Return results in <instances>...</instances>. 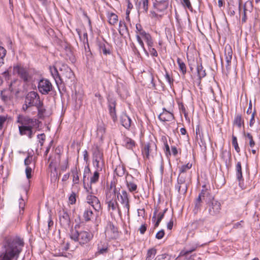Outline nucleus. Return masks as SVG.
I'll list each match as a JSON object with an SVG mask.
<instances>
[{
  "label": "nucleus",
  "mask_w": 260,
  "mask_h": 260,
  "mask_svg": "<svg viewBox=\"0 0 260 260\" xmlns=\"http://www.w3.org/2000/svg\"><path fill=\"white\" fill-rule=\"evenodd\" d=\"M23 245V242L19 239L17 240L12 238L6 239L4 245L5 251L4 254L0 256V260L17 259L22 250Z\"/></svg>",
  "instance_id": "obj_1"
},
{
  "label": "nucleus",
  "mask_w": 260,
  "mask_h": 260,
  "mask_svg": "<svg viewBox=\"0 0 260 260\" xmlns=\"http://www.w3.org/2000/svg\"><path fill=\"white\" fill-rule=\"evenodd\" d=\"M58 71L55 68H50L51 74L57 86L63 83H72L75 78L72 70L65 64H58Z\"/></svg>",
  "instance_id": "obj_2"
},
{
  "label": "nucleus",
  "mask_w": 260,
  "mask_h": 260,
  "mask_svg": "<svg viewBox=\"0 0 260 260\" xmlns=\"http://www.w3.org/2000/svg\"><path fill=\"white\" fill-rule=\"evenodd\" d=\"M70 237L75 242H79L81 245H83L88 243L92 239L93 236L88 232H79L75 230V231H72Z\"/></svg>",
  "instance_id": "obj_3"
},
{
  "label": "nucleus",
  "mask_w": 260,
  "mask_h": 260,
  "mask_svg": "<svg viewBox=\"0 0 260 260\" xmlns=\"http://www.w3.org/2000/svg\"><path fill=\"white\" fill-rule=\"evenodd\" d=\"M233 51L230 45H226L224 49V57L221 59L222 69L225 70L228 73L231 70V60L232 58Z\"/></svg>",
  "instance_id": "obj_4"
},
{
  "label": "nucleus",
  "mask_w": 260,
  "mask_h": 260,
  "mask_svg": "<svg viewBox=\"0 0 260 260\" xmlns=\"http://www.w3.org/2000/svg\"><path fill=\"white\" fill-rule=\"evenodd\" d=\"M188 183L186 180V175L185 174L179 175L177 178V183L175 185V188L179 193L185 194L187 191Z\"/></svg>",
  "instance_id": "obj_5"
},
{
  "label": "nucleus",
  "mask_w": 260,
  "mask_h": 260,
  "mask_svg": "<svg viewBox=\"0 0 260 260\" xmlns=\"http://www.w3.org/2000/svg\"><path fill=\"white\" fill-rule=\"evenodd\" d=\"M14 74L17 75L24 82H27L31 78L28 70L21 65H16L13 67Z\"/></svg>",
  "instance_id": "obj_6"
},
{
  "label": "nucleus",
  "mask_w": 260,
  "mask_h": 260,
  "mask_svg": "<svg viewBox=\"0 0 260 260\" xmlns=\"http://www.w3.org/2000/svg\"><path fill=\"white\" fill-rule=\"evenodd\" d=\"M25 100H26V103H27L28 104L30 105L32 107L39 106L40 105L41 102L39 94L34 91H30L27 94Z\"/></svg>",
  "instance_id": "obj_7"
},
{
  "label": "nucleus",
  "mask_w": 260,
  "mask_h": 260,
  "mask_svg": "<svg viewBox=\"0 0 260 260\" xmlns=\"http://www.w3.org/2000/svg\"><path fill=\"white\" fill-rule=\"evenodd\" d=\"M59 223L61 227L65 229L70 228L71 219L70 216L67 210L62 209V211L60 210L58 212Z\"/></svg>",
  "instance_id": "obj_8"
},
{
  "label": "nucleus",
  "mask_w": 260,
  "mask_h": 260,
  "mask_svg": "<svg viewBox=\"0 0 260 260\" xmlns=\"http://www.w3.org/2000/svg\"><path fill=\"white\" fill-rule=\"evenodd\" d=\"M221 210V204L218 201L214 198L209 203L208 213L213 216H217L219 214Z\"/></svg>",
  "instance_id": "obj_9"
},
{
  "label": "nucleus",
  "mask_w": 260,
  "mask_h": 260,
  "mask_svg": "<svg viewBox=\"0 0 260 260\" xmlns=\"http://www.w3.org/2000/svg\"><path fill=\"white\" fill-rule=\"evenodd\" d=\"M38 89L43 94H47L52 90V85L47 79H42L38 83Z\"/></svg>",
  "instance_id": "obj_10"
},
{
  "label": "nucleus",
  "mask_w": 260,
  "mask_h": 260,
  "mask_svg": "<svg viewBox=\"0 0 260 260\" xmlns=\"http://www.w3.org/2000/svg\"><path fill=\"white\" fill-rule=\"evenodd\" d=\"M38 121L35 118H30L28 116H23L22 115H18L17 117L16 123H19L20 125H29L35 126Z\"/></svg>",
  "instance_id": "obj_11"
},
{
  "label": "nucleus",
  "mask_w": 260,
  "mask_h": 260,
  "mask_svg": "<svg viewBox=\"0 0 260 260\" xmlns=\"http://www.w3.org/2000/svg\"><path fill=\"white\" fill-rule=\"evenodd\" d=\"M120 203L123 205V209L127 215L129 214V200L126 191L122 190L121 194L120 193Z\"/></svg>",
  "instance_id": "obj_12"
},
{
  "label": "nucleus",
  "mask_w": 260,
  "mask_h": 260,
  "mask_svg": "<svg viewBox=\"0 0 260 260\" xmlns=\"http://www.w3.org/2000/svg\"><path fill=\"white\" fill-rule=\"evenodd\" d=\"M87 196L86 200L87 203L90 204L93 208L96 211H99L101 209V205L99 199L92 194L89 193Z\"/></svg>",
  "instance_id": "obj_13"
},
{
  "label": "nucleus",
  "mask_w": 260,
  "mask_h": 260,
  "mask_svg": "<svg viewBox=\"0 0 260 260\" xmlns=\"http://www.w3.org/2000/svg\"><path fill=\"white\" fill-rule=\"evenodd\" d=\"M34 126L29 125H19L18 129L20 135H26L30 139L32 138L35 132L33 130Z\"/></svg>",
  "instance_id": "obj_14"
},
{
  "label": "nucleus",
  "mask_w": 260,
  "mask_h": 260,
  "mask_svg": "<svg viewBox=\"0 0 260 260\" xmlns=\"http://www.w3.org/2000/svg\"><path fill=\"white\" fill-rule=\"evenodd\" d=\"M119 199H116L112 200H110L106 202V204L108 205V209L109 211L112 210V211H114L116 210H117L118 215L120 217L122 216V213L121 209H120L119 204L117 202V200Z\"/></svg>",
  "instance_id": "obj_15"
},
{
  "label": "nucleus",
  "mask_w": 260,
  "mask_h": 260,
  "mask_svg": "<svg viewBox=\"0 0 260 260\" xmlns=\"http://www.w3.org/2000/svg\"><path fill=\"white\" fill-rule=\"evenodd\" d=\"M203 189L201 190V192L199 193L198 198L196 199L195 201V206H194V210H196L197 211H198L199 209H200L201 207L202 206V199L201 197L203 196L202 194H210L209 191L206 188V185H204L202 186Z\"/></svg>",
  "instance_id": "obj_16"
},
{
  "label": "nucleus",
  "mask_w": 260,
  "mask_h": 260,
  "mask_svg": "<svg viewBox=\"0 0 260 260\" xmlns=\"http://www.w3.org/2000/svg\"><path fill=\"white\" fill-rule=\"evenodd\" d=\"M174 118L173 114L165 109H163V112L158 116L159 120L164 122L171 121L174 119Z\"/></svg>",
  "instance_id": "obj_17"
},
{
  "label": "nucleus",
  "mask_w": 260,
  "mask_h": 260,
  "mask_svg": "<svg viewBox=\"0 0 260 260\" xmlns=\"http://www.w3.org/2000/svg\"><path fill=\"white\" fill-rule=\"evenodd\" d=\"M119 192L117 190L116 187L114 186L113 190H107L106 191L105 202L119 199Z\"/></svg>",
  "instance_id": "obj_18"
},
{
  "label": "nucleus",
  "mask_w": 260,
  "mask_h": 260,
  "mask_svg": "<svg viewBox=\"0 0 260 260\" xmlns=\"http://www.w3.org/2000/svg\"><path fill=\"white\" fill-rule=\"evenodd\" d=\"M106 233L111 239H116L118 236L117 228L112 223L109 224V228Z\"/></svg>",
  "instance_id": "obj_19"
},
{
  "label": "nucleus",
  "mask_w": 260,
  "mask_h": 260,
  "mask_svg": "<svg viewBox=\"0 0 260 260\" xmlns=\"http://www.w3.org/2000/svg\"><path fill=\"white\" fill-rule=\"evenodd\" d=\"M196 249V247H192L189 249H183L181 251L179 256H184L187 259H193V256L195 255H189L192 253L193 251H194Z\"/></svg>",
  "instance_id": "obj_20"
},
{
  "label": "nucleus",
  "mask_w": 260,
  "mask_h": 260,
  "mask_svg": "<svg viewBox=\"0 0 260 260\" xmlns=\"http://www.w3.org/2000/svg\"><path fill=\"white\" fill-rule=\"evenodd\" d=\"M244 125V120L242 118L240 114H237L235 116L233 121V127H237L239 129H241L242 126Z\"/></svg>",
  "instance_id": "obj_21"
},
{
  "label": "nucleus",
  "mask_w": 260,
  "mask_h": 260,
  "mask_svg": "<svg viewBox=\"0 0 260 260\" xmlns=\"http://www.w3.org/2000/svg\"><path fill=\"white\" fill-rule=\"evenodd\" d=\"M121 124L126 128H128L131 126V119L125 114H123L120 117Z\"/></svg>",
  "instance_id": "obj_22"
},
{
  "label": "nucleus",
  "mask_w": 260,
  "mask_h": 260,
  "mask_svg": "<svg viewBox=\"0 0 260 260\" xmlns=\"http://www.w3.org/2000/svg\"><path fill=\"white\" fill-rule=\"evenodd\" d=\"M236 173L237 179L240 183L241 181L243 180V179L242 172L241 164L240 161H238L236 165Z\"/></svg>",
  "instance_id": "obj_23"
},
{
  "label": "nucleus",
  "mask_w": 260,
  "mask_h": 260,
  "mask_svg": "<svg viewBox=\"0 0 260 260\" xmlns=\"http://www.w3.org/2000/svg\"><path fill=\"white\" fill-rule=\"evenodd\" d=\"M93 215L92 210L90 208L86 209L83 214V219L85 222H88L91 220Z\"/></svg>",
  "instance_id": "obj_24"
},
{
  "label": "nucleus",
  "mask_w": 260,
  "mask_h": 260,
  "mask_svg": "<svg viewBox=\"0 0 260 260\" xmlns=\"http://www.w3.org/2000/svg\"><path fill=\"white\" fill-rule=\"evenodd\" d=\"M93 158H96V159H103V151L100 147H96L93 151Z\"/></svg>",
  "instance_id": "obj_25"
},
{
  "label": "nucleus",
  "mask_w": 260,
  "mask_h": 260,
  "mask_svg": "<svg viewBox=\"0 0 260 260\" xmlns=\"http://www.w3.org/2000/svg\"><path fill=\"white\" fill-rule=\"evenodd\" d=\"M89 172H90V169H89V167L87 166V167H86L85 168V170H84V173L83 178V184H84V188L86 189V191L88 193L93 194V192L92 191L91 186L90 185V187L89 188H88L87 187H86L85 186V178L86 177V174H89Z\"/></svg>",
  "instance_id": "obj_26"
},
{
  "label": "nucleus",
  "mask_w": 260,
  "mask_h": 260,
  "mask_svg": "<svg viewBox=\"0 0 260 260\" xmlns=\"http://www.w3.org/2000/svg\"><path fill=\"white\" fill-rule=\"evenodd\" d=\"M109 23L111 25L117 24L118 21V16L113 13H109L108 15Z\"/></svg>",
  "instance_id": "obj_27"
},
{
  "label": "nucleus",
  "mask_w": 260,
  "mask_h": 260,
  "mask_svg": "<svg viewBox=\"0 0 260 260\" xmlns=\"http://www.w3.org/2000/svg\"><path fill=\"white\" fill-rule=\"evenodd\" d=\"M154 7L159 12L163 11L167 8V5L165 2H159L154 4Z\"/></svg>",
  "instance_id": "obj_28"
},
{
  "label": "nucleus",
  "mask_w": 260,
  "mask_h": 260,
  "mask_svg": "<svg viewBox=\"0 0 260 260\" xmlns=\"http://www.w3.org/2000/svg\"><path fill=\"white\" fill-rule=\"evenodd\" d=\"M105 133V127L102 124H100L97 128V136L101 140H102Z\"/></svg>",
  "instance_id": "obj_29"
},
{
  "label": "nucleus",
  "mask_w": 260,
  "mask_h": 260,
  "mask_svg": "<svg viewBox=\"0 0 260 260\" xmlns=\"http://www.w3.org/2000/svg\"><path fill=\"white\" fill-rule=\"evenodd\" d=\"M156 254V249L152 248L148 250L145 260H152Z\"/></svg>",
  "instance_id": "obj_30"
},
{
  "label": "nucleus",
  "mask_w": 260,
  "mask_h": 260,
  "mask_svg": "<svg viewBox=\"0 0 260 260\" xmlns=\"http://www.w3.org/2000/svg\"><path fill=\"white\" fill-rule=\"evenodd\" d=\"M177 63L178 64L179 70L182 74L185 75L186 73V67L184 62L179 58H177Z\"/></svg>",
  "instance_id": "obj_31"
},
{
  "label": "nucleus",
  "mask_w": 260,
  "mask_h": 260,
  "mask_svg": "<svg viewBox=\"0 0 260 260\" xmlns=\"http://www.w3.org/2000/svg\"><path fill=\"white\" fill-rule=\"evenodd\" d=\"M150 147H141V153L143 156V158L149 159L150 153Z\"/></svg>",
  "instance_id": "obj_32"
},
{
  "label": "nucleus",
  "mask_w": 260,
  "mask_h": 260,
  "mask_svg": "<svg viewBox=\"0 0 260 260\" xmlns=\"http://www.w3.org/2000/svg\"><path fill=\"white\" fill-rule=\"evenodd\" d=\"M197 72L200 79L204 78L206 75L205 70L203 69V67L201 64L198 65Z\"/></svg>",
  "instance_id": "obj_33"
},
{
  "label": "nucleus",
  "mask_w": 260,
  "mask_h": 260,
  "mask_svg": "<svg viewBox=\"0 0 260 260\" xmlns=\"http://www.w3.org/2000/svg\"><path fill=\"white\" fill-rule=\"evenodd\" d=\"M126 186L130 192H133L137 189V184L133 181H126Z\"/></svg>",
  "instance_id": "obj_34"
},
{
  "label": "nucleus",
  "mask_w": 260,
  "mask_h": 260,
  "mask_svg": "<svg viewBox=\"0 0 260 260\" xmlns=\"http://www.w3.org/2000/svg\"><path fill=\"white\" fill-rule=\"evenodd\" d=\"M115 103H112L109 105V111L110 115L112 117L113 121H115L117 119L116 112H115Z\"/></svg>",
  "instance_id": "obj_35"
},
{
  "label": "nucleus",
  "mask_w": 260,
  "mask_h": 260,
  "mask_svg": "<svg viewBox=\"0 0 260 260\" xmlns=\"http://www.w3.org/2000/svg\"><path fill=\"white\" fill-rule=\"evenodd\" d=\"M72 172L73 175V181L75 184H78L79 181V178L78 175V171L77 168L72 170Z\"/></svg>",
  "instance_id": "obj_36"
},
{
  "label": "nucleus",
  "mask_w": 260,
  "mask_h": 260,
  "mask_svg": "<svg viewBox=\"0 0 260 260\" xmlns=\"http://www.w3.org/2000/svg\"><path fill=\"white\" fill-rule=\"evenodd\" d=\"M174 258L167 254H162L157 255L154 260H172Z\"/></svg>",
  "instance_id": "obj_37"
},
{
  "label": "nucleus",
  "mask_w": 260,
  "mask_h": 260,
  "mask_svg": "<svg viewBox=\"0 0 260 260\" xmlns=\"http://www.w3.org/2000/svg\"><path fill=\"white\" fill-rule=\"evenodd\" d=\"M9 118L7 115H0V129H2L6 123L8 121Z\"/></svg>",
  "instance_id": "obj_38"
},
{
  "label": "nucleus",
  "mask_w": 260,
  "mask_h": 260,
  "mask_svg": "<svg viewBox=\"0 0 260 260\" xmlns=\"http://www.w3.org/2000/svg\"><path fill=\"white\" fill-rule=\"evenodd\" d=\"M196 133L197 135V138L198 139L199 138L200 139L201 141L202 142V135H201V130L200 129V126L198 125L197 126L196 128ZM200 146H202V145H205L206 144L202 142V144H200Z\"/></svg>",
  "instance_id": "obj_39"
},
{
  "label": "nucleus",
  "mask_w": 260,
  "mask_h": 260,
  "mask_svg": "<svg viewBox=\"0 0 260 260\" xmlns=\"http://www.w3.org/2000/svg\"><path fill=\"white\" fill-rule=\"evenodd\" d=\"M192 167V164L188 163L187 164L185 165H183L181 167L179 168V174H184L186 171L190 169Z\"/></svg>",
  "instance_id": "obj_40"
},
{
  "label": "nucleus",
  "mask_w": 260,
  "mask_h": 260,
  "mask_svg": "<svg viewBox=\"0 0 260 260\" xmlns=\"http://www.w3.org/2000/svg\"><path fill=\"white\" fill-rule=\"evenodd\" d=\"M98 251L96 252V254H103L108 252V248L107 245H104L102 247H101L100 245H98Z\"/></svg>",
  "instance_id": "obj_41"
},
{
  "label": "nucleus",
  "mask_w": 260,
  "mask_h": 260,
  "mask_svg": "<svg viewBox=\"0 0 260 260\" xmlns=\"http://www.w3.org/2000/svg\"><path fill=\"white\" fill-rule=\"evenodd\" d=\"M245 140L246 141H249V145L251 146L255 144L253 140L252 135L249 133L245 134Z\"/></svg>",
  "instance_id": "obj_42"
},
{
  "label": "nucleus",
  "mask_w": 260,
  "mask_h": 260,
  "mask_svg": "<svg viewBox=\"0 0 260 260\" xmlns=\"http://www.w3.org/2000/svg\"><path fill=\"white\" fill-rule=\"evenodd\" d=\"M144 40L146 42L148 46L151 47L153 45V42L151 36L147 34L144 38Z\"/></svg>",
  "instance_id": "obj_43"
},
{
  "label": "nucleus",
  "mask_w": 260,
  "mask_h": 260,
  "mask_svg": "<svg viewBox=\"0 0 260 260\" xmlns=\"http://www.w3.org/2000/svg\"><path fill=\"white\" fill-rule=\"evenodd\" d=\"M99 178V173L98 171L94 172L93 175L90 178V184L96 182Z\"/></svg>",
  "instance_id": "obj_44"
},
{
  "label": "nucleus",
  "mask_w": 260,
  "mask_h": 260,
  "mask_svg": "<svg viewBox=\"0 0 260 260\" xmlns=\"http://www.w3.org/2000/svg\"><path fill=\"white\" fill-rule=\"evenodd\" d=\"M49 171L50 172V177L51 180H55L57 178V169H52L49 170Z\"/></svg>",
  "instance_id": "obj_45"
},
{
  "label": "nucleus",
  "mask_w": 260,
  "mask_h": 260,
  "mask_svg": "<svg viewBox=\"0 0 260 260\" xmlns=\"http://www.w3.org/2000/svg\"><path fill=\"white\" fill-rule=\"evenodd\" d=\"M182 4L184 7L187 8L189 10L192 11V7L189 0H182Z\"/></svg>",
  "instance_id": "obj_46"
},
{
  "label": "nucleus",
  "mask_w": 260,
  "mask_h": 260,
  "mask_svg": "<svg viewBox=\"0 0 260 260\" xmlns=\"http://www.w3.org/2000/svg\"><path fill=\"white\" fill-rule=\"evenodd\" d=\"M69 202L71 204L73 205L76 203V196L75 192H72L69 198Z\"/></svg>",
  "instance_id": "obj_47"
},
{
  "label": "nucleus",
  "mask_w": 260,
  "mask_h": 260,
  "mask_svg": "<svg viewBox=\"0 0 260 260\" xmlns=\"http://www.w3.org/2000/svg\"><path fill=\"white\" fill-rule=\"evenodd\" d=\"M45 138L46 136L44 134H41L38 135V139L41 146H42L44 144Z\"/></svg>",
  "instance_id": "obj_48"
},
{
  "label": "nucleus",
  "mask_w": 260,
  "mask_h": 260,
  "mask_svg": "<svg viewBox=\"0 0 260 260\" xmlns=\"http://www.w3.org/2000/svg\"><path fill=\"white\" fill-rule=\"evenodd\" d=\"M142 4L143 5V9L145 12H147L148 9V0H141L140 2V4Z\"/></svg>",
  "instance_id": "obj_49"
},
{
  "label": "nucleus",
  "mask_w": 260,
  "mask_h": 260,
  "mask_svg": "<svg viewBox=\"0 0 260 260\" xmlns=\"http://www.w3.org/2000/svg\"><path fill=\"white\" fill-rule=\"evenodd\" d=\"M100 50L105 55L109 54L110 53V50L106 49V46H105V45L104 44H101L100 45Z\"/></svg>",
  "instance_id": "obj_50"
},
{
  "label": "nucleus",
  "mask_w": 260,
  "mask_h": 260,
  "mask_svg": "<svg viewBox=\"0 0 260 260\" xmlns=\"http://www.w3.org/2000/svg\"><path fill=\"white\" fill-rule=\"evenodd\" d=\"M206 219L204 218H201L199 220H196L193 223V224H194L196 226H202L203 225L204 222L205 221Z\"/></svg>",
  "instance_id": "obj_51"
},
{
  "label": "nucleus",
  "mask_w": 260,
  "mask_h": 260,
  "mask_svg": "<svg viewBox=\"0 0 260 260\" xmlns=\"http://www.w3.org/2000/svg\"><path fill=\"white\" fill-rule=\"evenodd\" d=\"M43 102L41 101L40 105H39V106H36V107H37V108L38 110V112H39V114H43L46 111L45 109L43 108Z\"/></svg>",
  "instance_id": "obj_52"
},
{
  "label": "nucleus",
  "mask_w": 260,
  "mask_h": 260,
  "mask_svg": "<svg viewBox=\"0 0 260 260\" xmlns=\"http://www.w3.org/2000/svg\"><path fill=\"white\" fill-rule=\"evenodd\" d=\"M164 235H165L164 230H161L156 233V234L155 235V238L157 239L160 240V239H161L164 237Z\"/></svg>",
  "instance_id": "obj_53"
},
{
  "label": "nucleus",
  "mask_w": 260,
  "mask_h": 260,
  "mask_svg": "<svg viewBox=\"0 0 260 260\" xmlns=\"http://www.w3.org/2000/svg\"><path fill=\"white\" fill-rule=\"evenodd\" d=\"M125 143L127 145L131 146H134L135 145V142L134 140L129 138H126L125 139Z\"/></svg>",
  "instance_id": "obj_54"
},
{
  "label": "nucleus",
  "mask_w": 260,
  "mask_h": 260,
  "mask_svg": "<svg viewBox=\"0 0 260 260\" xmlns=\"http://www.w3.org/2000/svg\"><path fill=\"white\" fill-rule=\"evenodd\" d=\"M57 162L54 160H51L48 167V170L57 169Z\"/></svg>",
  "instance_id": "obj_55"
},
{
  "label": "nucleus",
  "mask_w": 260,
  "mask_h": 260,
  "mask_svg": "<svg viewBox=\"0 0 260 260\" xmlns=\"http://www.w3.org/2000/svg\"><path fill=\"white\" fill-rule=\"evenodd\" d=\"M32 169L29 167H27L25 169L26 176L27 179H30L31 177Z\"/></svg>",
  "instance_id": "obj_56"
},
{
  "label": "nucleus",
  "mask_w": 260,
  "mask_h": 260,
  "mask_svg": "<svg viewBox=\"0 0 260 260\" xmlns=\"http://www.w3.org/2000/svg\"><path fill=\"white\" fill-rule=\"evenodd\" d=\"M168 137L167 136H162L161 139V141L164 145V146H169L168 142Z\"/></svg>",
  "instance_id": "obj_57"
},
{
  "label": "nucleus",
  "mask_w": 260,
  "mask_h": 260,
  "mask_svg": "<svg viewBox=\"0 0 260 260\" xmlns=\"http://www.w3.org/2000/svg\"><path fill=\"white\" fill-rule=\"evenodd\" d=\"M147 228V226L146 224L145 223L144 224H142L139 229L140 233L142 235L144 234L146 231Z\"/></svg>",
  "instance_id": "obj_58"
},
{
  "label": "nucleus",
  "mask_w": 260,
  "mask_h": 260,
  "mask_svg": "<svg viewBox=\"0 0 260 260\" xmlns=\"http://www.w3.org/2000/svg\"><path fill=\"white\" fill-rule=\"evenodd\" d=\"M119 32L120 34L121 33V30H123L124 28H125V29L126 28L125 23L124 21H120V22L119 23Z\"/></svg>",
  "instance_id": "obj_59"
},
{
  "label": "nucleus",
  "mask_w": 260,
  "mask_h": 260,
  "mask_svg": "<svg viewBox=\"0 0 260 260\" xmlns=\"http://www.w3.org/2000/svg\"><path fill=\"white\" fill-rule=\"evenodd\" d=\"M136 38H137V40L139 43V44L140 45L141 47H142V48L145 51V49L144 48V43L140 37V36L139 35H137L136 36Z\"/></svg>",
  "instance_id": "obj_60"
},
{
  "label": "nucleus",
  "mask_w": 260,
  "mask_h": 260,
  "mask_svg": "<svg viewBox=\"0 0 260 260\" xmlns=\"http://www.w3.org/2000/svg\"><path fill=\"white\" fill-rule=\"evenodd\" d=\"M232 144H233V146H238L237 138L234 135V130L233 131V134H232Z\"/></svg>",
  "instance_id": "obj_61"
},
{
  "label": "nucleus",
  "mask_w": 260,
  "mask_h": 260,
  "mask_svg": "<svg viewBox=\"0 0 260 260\" xmlns=\"http://www.w3.org/2000/svg\"><path fill=\"white\" fill-rule=\"evenodd\" d=\"M6 54V50L3 47L0 46V58H3Z\"/></svg>",
  "instance_id": "obj_62"
},
{
  "label": "nucleus",
  "mask_w": 260,
  "mask_h": 260,
  "mask_svg": "<svg viewBox=\"0 0 260 260\" xmlns=\"http://www.w3.org/2000/svg\"><path fill=\"white\" fill-rule=\"evenodd\" d=\"M170 148V147H165V149H164L165 153L168 158H169L170 156L171 155Z\"/></svg>",
  "instance_id": "obj_63"
},
{
  "label": "nucleus",
  "mask_w": 260,
  "mask_h": 260,
  "mask_svg": "<svg viewBox=\"0 0 260 260\" xmlns=\"http://www.w3.org/2000/svg\"><path fill=\"white\" fill-rule=\"evenodd\" d=\"M32 107L30 105L28 104L27 103H26V100H25L24 104L23 105L22 107V110L25 112L29 107Z\"/></svg>",
  "instance_id": "obj_64"
}]
</instances>
